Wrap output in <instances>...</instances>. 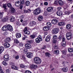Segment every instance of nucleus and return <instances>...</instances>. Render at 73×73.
<instances>
[{
  "instance_id": "1",
  "label": "nucleus",
  "mask_w": 73,
  "mask_h": 73,
  "mask_svg": "<svg viewBox=\"0 0 73 73\" xmlns=\"http://www.w3.org/2000/svg\"><path fill=\"white\" fill-rule=\"evenodd\" d=\"M2 30L3 31H7L9 30L11 32L13 31V28L12 27V26H11V25H6L5 26H3L2 28Z\"/></svg>"
},
{
  "instance_id": "2",
  "label": "nucleus",
  "mask_w": 73,
  "mask_h": 73,
  "mask_svg": "<svg viewBox=\"0 0 73 73\" xmlns=\"http://www.w3.org/2000/svg\"><path fill=\"white\" fill-rule=\"evenodd\" d=\"M34 61L35 64H40L41 62V59L38 57H35L34 59Z\"/></svg>"
},
{
  "instance_id": "3",
  "label": "nucleus",
  "mask_w": 73,
  "mask_h": 73,
  "mask_svg": "<svg viewBox=\"0 0 73 73\" xmlns=\"http://www.w3.org/2000/svg\"><path fill=\"white\" fill-rule=\"evenodd\" d=\"M41 12V10L40 8H37L33 12V13L35 15H37L40 14Z\"/></svg>"
},
{
  "instance_id": "4",
  "label": "nucleus",
  "mask_w": 73,
  "mask_h": 73,
  "mask_svg": "<svg viewBox=\"0 0 73 73\" xmlns=\"http://www.w3.org/2000/svg\"><path fill=\"white\" fill-rule=\"evenodd\" d=\"M66 37L67 40H70L72 38V36L70 32H68L66 34Z\"/></svg>"
},
{
  "instance_id": "5",
  "label": "nucleus",
  "mask_w": 73,
  "mask_h": 73,
  "mask_svg": "<svg viewBox=\"0 0 73 73\" xmlns=\"http://www.w3.org/2000/svg\"><path fill=\"white\" fill-rule=\"evenodd\" d=\"M59 32V29L58 28H55L53 29L52 31V34H56Z\"/></svg>"
},
{
  "instance_id": "6",
  "label": "nucleus",
  "mask_w": 73,
  "mask_h": 73,
  "mask_svg": "<svg viewBox=\"0 0 73 73\" xmlns=\"http://www.w3.org/2000/svg\"><path fill=\"white\" fill-rule=\"evenodd\" d=\"M11 69H14V70H17L19 69V68L17 66H15V64L13 63L11 64Z\"/></svg>"
},
{
  "instance_id": "7",
  "label": "nucleus",
  "mask_w": 73,
  "mask_h": 73,
  "mask_svg": "<svg viewBox=\"0 0 73 73\" xmlns=\"http://www.w3.org/2000/svg\"><path fill=\"white\" fill-rule=\"evenodd\" d=\"M30 68L32 69H36L38 68V66L37 65L32 64L30 66Z\"/></svg>"
},
{
  "instance_id": "8",
  "label": "nucleus",
  "mask_w": 73,
  "mask_h": 73,
  "mask_svg": "<svg viewBox=\"0 0 73 73\" xmlns=\"http://www.w3.org/2000/svg\"><path fill=\"white\" fill-rule=\"evenodd\" d=\"M9 55H5L3 56V59L4 60H5V61H8L9 59Z\"/></svg>"
},
{
  "instance_id": "9",
  "label": "nucleus",
  "mask_w": 73,
  "mask_h": 73,
  "mask_svg": "<svg viewBox=\"0 0 73 73\" xmlns=\"http://www.w3.org/2000/svg\"><path fill=\"white\" fill-rule=\"evenodd\" d=\"M36 25V22L35 21H31L29 24V25L30 27H33Z\"/></svg>"
},
{
  "instance_id": "10",
  "label": "nucleus",
  "mask_w": 73,
  "mask_h": 73,
  "mask_svg": "<svg viewBox=\"0 0 73 73\" xmlns=\"http://www.w3.org/2000/svg\"><path fill=\"white\" fill-rule=\"evenodd\" d=\"M27 57L28 58H32L33 57V54L31 52H28L27 53Z\"/></svg>"
},
{
  "instance_id": "11",
  "label": "nucleus",
  "mask_w": 73,
  "mask_h": 73,
  "mask_svg": "<svg viewBox=\"0 0 73 73\" xmlns=\"http://www.w3.org/2000/svg\"><path fill=\"white\" fill-rule=\"evenodd\" d=\"M58 22V21L56 19H54L51 20V23L53 24H56Z\"/></svg>"
},
{
  "instance_id": "12",
  "label": "nucleus",
  "mask_w": 73,
  "mask_h": 73,
  "mask_svg": "<svg viewBox=\"0 0 73 73\" xmlns=\"http://www.w3.org/2000/svg\"><path fill=\"white\" fill-rule=\"evenodd\" d=\"M53 10V8L52 7H48L46 9V10L48 12H52Z\"/></svg>"
},
{
  "instance_id": "13",
  "label": "nucleus",
  "mask_w": 73,
  "mask_h": 73,
  "mask_svg": "<svg viewBox=\"0 0 73 73\" xmlns=\"http://www.w3.org/2000/svg\"><path fill=\"white\" fill-rule=\"evenodd\" d=\"M61 70L63 72H66L68 71V68L67 67H64L61 68Z\"/></svg>"
},
{
  "instance_id": "14",
  "label": "nucleus",
  "mask_w": 73,
  "mask_h": 73,
  "mask_svg": "<svg viewBox=\"0 0 73 73\" xmlns=\"http://www.w3.org/2000/svg\"><path fill=\"white\" fill-rule=\"evenodd\" d=\"M15 36L17 38H19L21 37V34L20 33H17L16 34Z\"/></svg>"
},
{
  "instance_id": "15",
  "label": "nucleus",
  "mask_w": 73,
  "mask_h": 73,
  "mask_svg": "<svg viewBox=\"0 0 73 73\" xmlns=\"http://www.w3.org/2000/svg\"><path fill=\"white\" fill-rule=\"evenodd\" d=\"M56 14L58 16H61L62 15V11H58L56 12Z\"/></svg>"
},
{
  "instance_id": "16",
  "label": "nucleus",
  "mask_w": 73,
  "mask_h": 73,
  "mask_svg": "<svg viewBox=\"0 0 73 73\" xmlns=\"http://www.w3.org/2000/svg\"><path fill=\"white\" fill-rule=\"evenodd\" d=\"M10 12L11 13H15V12H16V10L13 8H12L10 9L9 10Z\"/></svg>"
},
{
  "instance_id": "17",
  "label": "nucleus",
  "mask_w": 73,
  "mask_h": 73,
  "mask_svg": "<svg viewBox=\"0 0 73 73\" xmlns=\"http://www.w3.org/2000/svg\"><path fill=\"white\" fill-rule=\"evenodd\" d=\"M3 45L5 48H9L10 46V44L8 42L4 43Z\"/></svg>"
},
{
  "instance_id": "18",
  "label": "nucleus",
  "mask_w": 73,
  "mask_h": 73,
  "mask_svg": "<svg viewBox=\"0 0 73 73\" xmlns=\"http://www.w3.org/2000/svg\"><path fill=\"white\" fill-rule=\"evenodd\" d=\"M25 47L26 49H29L31 48V45L30 44H26L25 45Z\"/></svg>"
},
{
  "instance_id": "19",
  "label": "nucleus",
  "mask_w": 73,
  "mask_h": 73,
  "mask_svg": "<svg viewBox=\"0 0 73 73\" xmlns=\"http://www.w3.org/2000/svg\"><path fill=\"white\" fill-rule=\"evenodd\" d=\"M15 4L16 6L17 7H19L21 3H20V1H18L16 2Z\"/></svg>"
},
{
  "instance_id": "20",
  "label": "nucleus",
  "mask_w": 73,
  "mask_h": 73,
  "mask_svg": "<svg viewBox=\"0 0 73 73\" xmlns=\"http://www.w3.org/2000/svg\"><path fill=\"white\" fill-rule=\"evenodd\" d=\"M50 39V35H48L47 36L45 39V41H49Z\"/></svg>"
},
{
  "instance_id": "21",
  "label": "nucleus",
  "mask_w": 73,
  "mask_h": 73,
  "mask_svg": "<svg viewBox=\"0 0 73 73\" xmlns=\"http://www.w3.org/2000/svg\"><path fill=\"white\" fill-rule=\"evenodd\" d=\"M43 19V17L41 16H39L38 17V20L39 21H41Z\"/></svg>"
},
{
  "instance_id": "22",
  "label": "nucleus",
  "mask_w": 73,
  "mask_h": 73,
  "mask_svg": "<svg viewBox=\"0 0 73 73\" xmlns=\"http://www.w3.org/2000/svg\"><path fill=\"white\" fill-rule=\"evenodd\" d=\"M71 27H72L71 25L70 24H67L66 25V28L67 29H70L71 28Z\"/></svg>"
},
{
  "instance_id": "23",
  "label": "nucleus",
  "mask_w": 73,
  "mask_h": 73,
  "mask_svg": "<svg viewBox=\"0 0 73 73\" xmlns=\"http://www.w3.org/2000/svg\"><path fill=\"white\" fill-rule=\"evenodd\" d=\"M4 47L3 46L0 47V54H1L4 51Z\"/></svg>"
},
{
  "instance_id": "24",
  "label": "nucleus",
  "mask_w": 73,
  "mask_h": 73,
  "mask_svg": "<svg viewBox=\"0 0 73 73\" xmlns=\"http://www.w3.org/2000/svg\"><path fill=\"white\" fill-rule=\"evenodd\" d=\"M11 39L9 38H7L5 40V42H9L10 41Z\"/></svg>"
},
{
  "instance_id": "25",
  "label": "nucleus",
  "mask_w": 73,
  "mask_h": 73,
  "mask_svg": "<svg viewBox=\"0 0 73 73\" xmlns=\"http://www.w3.org/2000/svg\"><path fill=\"white\" fill-rule=\"evenodd\" d=\"M15 17L13 16L11 17L10 18V21L11 22H13L15 21Z\"/></svg>"
},
{
  "instance_id": "26",
  "label": "nucleus",
  "mask_w": 73,
  "mask_h": 73,
  "mask_svg": "<svg viewBox=\"0 0 73 73\" xmlns=\"http://www.w3.org/2000/svg\"><path fill=\"white\" fill-rule=\"evenodd\" d=\"M58 3L60 5V6H62L64 5V3L62 1H58Z\"/></svg>"
},
{
  "instance_id": "27",
  "label": "nucleus",
  "mask_w": 73,
  "mask_h": 73,
  "mask_svg": "<svg viewBox=\"0 0 73 73\" xmlns=\"http://www.w3.org/2000/svg\"><path fill=\"white\" fill-rule=\"evenodd\" d=\"M49 29H50V28L49 27L46 26V27H44L43 28V30L45 31H48V30H49Z\"/></svg>"
},
{
  "instance_id": "28",
  "label": "nucleus",
  "mask_w": 73,
  "mask_h": 73,
  "mask_svg": "<svg viewBox=\"0 0 73 73\" xmlns=\"http://www.w3.org/2000/svg\"><path fill=\"white\" fill-rule=\"evenodd\" d=\"M70 13V12L68 10H67L66 11H65L64 12V14L66 15H69Z\"/></svg>"
},
{
  "instance_id": "29",
  "label": "nucleus",
  "mask_w": 73,
  "mask_h": 73,
  "mask_svg": "<svg viewBox=\"0 0 73 73\" xmlns=\"http://www.w3.org/2000/svg\"><path fill=\"white\" fill-rule=\"evenodd\" d=\"M8 18H7V17H6L3 18L2 21L3 22H5V21H6L7 20H8Z\"/></svg>"
},
{
  "instance_id": "30",
  "label": "nucleus",
  "mask_w": 73,
  "mask_h": 73,
  "mask_svg": "<svg viewBox=\"0 0 73 73\" xmlns=\"http://www.w3.org/2000/svg\"><path fill=\"white\" fill-rule=\"evenodd\" d=\"M65 24V23L64 22H60L58 23V25L59 26H62V25H64Z\"/></svg>"
},
{
  "instance_id": "31",
  "label": "nucleus",
  "mask_w": 73,
  "mask_h": 73,
  "mask_svg": "<svg viewBox=\"0 0 73 73\" xmlns=\"http://www.w3.org/2000/svg\"><path fill=\"white\" fill-rule=\"evenodd\" d=\"M29 1H27L25 2V5L26 6H28V5H29Z\"/></svg>"
},
{
  "instance_id": "32",
  "label": "nucleus",
  "mask_w": 73,
  "mask_h": 73,
  "mask_svg": "<svg viewBox=\"0 0 73 73\" xmlns=\"http://www.w3.org/2000/svg\"><path fill=\"white\" fill-rule=\"evenodd\" d=\"M61 44L62 46H65V44H66V42L65 41L62 42Z\"/></svg>"
},
{
  "instance_id": "33",
  "label": "nucleus",
  "mask_w": 73,
  "mask_h": 73,
  "mask_svg": "<svg viewBox=\"0 0 73 73\" xmlns=\"http://www.w3.org/2000/svg\"><path fill=\"white\" fill-rule=\"evenodd\" d=\"M37 38L40 40V41H42V37L40 35L38 36Z\"/></svg>"
},
{
  "instance_id": "34",
  "label": "nucleus",
  "mask_w": 73,
  "mask_h": 73,
  "mask_svg": "<svg viewBox=\"0 0 73 73\" xmlns=\"http://www.w3.org/2000/svg\"><path fill=\"white\" fill-rule=\"evenodd\" d=\"M20 50L21 51V52H23L24 53H27V51L26 49H24V50H23V49H21Z\"/></svg>"
},
{
  "instance_id": "35",
  "label": "nucleus",
  "mask_w": 73,
  "mask_h": 73,
  "mask_svg": "<svg viewBox=\"0 0 73 73\" xmlns=\"http://www.w3.org/2000/svg\"><path fill=\"white\" fill-rule=\"evenodd\" d=\"M68 50L69 52L71 53V52H73V49L71 48H69L68 49Z\"/></svg>"
},
{
  "instance_id": "36",
  "label": "nucleus",
  "mask_w": 73,
  "mask_h": 73,
  "mask_svg": "<svg viewBox=\"0 0 73 73\" xmlns=\"http://www.w3.org/2000/svg\"><path fill=\"white\" fill-rule=\"evenodd\" d=\"M2 64L3 65H4L5 66H7V65H8V63L6 62V61H4L2 62Z\"/></svg>"
},
{
  "instance_id": "37",
  "label": "nucleus",
  "mask_w": 73,
  "mask_h": 73,
  "mask_svg": "<svg viewBox=\"0 0 73 73\" xmlns=\"http://www.w3.org/2000/svg\"><path fill=\"white\" fill-rule=\"evenodd\" d=\"M30 38L32 39H33L35 38V35H30Z\"/></svg>"
},
{
  "instance_id": "38",
  "label": "nucleus",
  "mask_w": 73,
  "mask_h": 73,
  "mask_svg": "<svg viewBox=\"0 0 73 73\" xmlns=\"http://www.w3.org/2000/svg\"><path fill=\"white\" fill-rule=\"evenodd\" d=\"M14 42L15 44H19V41L17 39H15L14 40Z\"/></svg>"
},
{
  "instance_id": "39",
  "label": "nucleus",
  "mask_w": 73,
  "mask_h": 73,
  "mask_svg": "<svg viewBox=\"0 0 73 73\" xmlns=\"http://www.w3.org/2000/svg\"><path fill=\"white\" fill-rule=\"evenodd\" d=\"M3 14H4V12L1 13L0 11V19H1L3 17Z\"/></svg>"
},
{
  "instance_id": "40",
  "label": "nucleus",
  "mask_w": 73,
  "mask_h": 73,
  "mask_svg": "<svg viewBox=\"0 0 73 73\" xmlns=\"http://www.w3.org/2000/svg\"><path fill=\"white\" fill-rule=\"evenodd\" d=\"M47 25L48 26V27H50L52 26V24L49 22H47Z\"/></svg>"
},
{
  "instance_id": "41",
  "label": "nucleus",
  "mask_w": 73,
  "mask_h": 73,
  "mask_svg": "<svg viewBox=\"0 0 73 73\" xmlns=\"http://www.w3.org/2000/svg\"><path fill=\"white\" fill-rule=\"evenodd\" d=\"M45 55L46 56V57H49V56L50 55V53L48 52H46L45 53Z\"/></svg>"
},
{
  "instance_id": "42",
  "label": "nucleus",
  "mask_w": 73,
  "mask_h": 73,
  "mask_svg": "<svg viewBox=\"0 0 73 73\" xmlns=\"http://www.w3.org/2000/svg\"><path fill=\"white\" fill-rule=\"evenodd\" d=\"M62 38H63V36H62L61 35H60V36L58 38L60 40H62Z\"/></svg>"
},
{
  "instance_id": "43",
  "label": "nucleus",
  "mask_w": 73,
  "mask_h": 73,
  "mask_svg": "<svg viewBox=\"0 0 73 73\" xmlns=\"http://www.w3.org/2000/svg\"><path fill=\"white\" fill-rule=\"evenodd\" d=\"M57 37L56 35H54L53 36V40H57Z\"/></svg>"
},
{
  "instance_id": "44",
  "label": "nucleus",
  "mask_w": 73,
  "mask_h": 73,
  "mask_svg": "<svg viewBox=\"0 0 73 73\" xmlns=\"http://www.w3.org/2000/svg\"><path fill=\"white\" fill-rule=\"evenodd\" d=\"M59 53V51L58 50H56L54 52V54H58Z\"/></svg>"
},
{
  "instance_id": "45",
  "label": "nucleus",
  "mask_w": 73,
  "mask_h": 73,
  "mask_svg": "<svg viewBox=\"0 0 73 73\" xmlns=\"http://www.w3.org/2000/svg\"><path fill=\"white\" fill-rule=\"evenodd\" d=\"M25 34L26 35H29L30 34V32L29 31H27L25 32Z\"/></svg>"
},
{
  "instance_id": "46",
  "label": "nucleus",
  "mask_w": 73,
  "mask_h": 73,
  "mask_svg": "<svg viewBox=\"0 0 73 73\" xmlns=\"http://www.w3.org/2000/svg\"><path fill=\"white\" fill-rule=\"evenodd\" d=\"M7 5L9 8H11L12 7V5L11 3H9L7 4Z\"/></svg>"
},
{
  "instance_id": "47",
  "label": "nucleus",
  "mask_w": 73,
  "mask_h": 73,
  "mask_svg": "<svg viewBox=\"0 0 73 73\" xmlns=\"http://www.w3.org/2000/svg\"><path fill=\"white\" fill-rule=\"evenodd\" d=\"M20 68H25V66L23 64H20Z\"/></svg>"
},
{
  "instance_id": "48",
  "label": "nucleus",
  "mask_w": 73,
  "mask_h": 73,
  "mask_svg": "<svg viewBox=\"0 0 73 73\" xmlns=\"http://www.w3.org/2000/svg\"><path fill=\"white\" fill-rule=\"evenodd\" d=\"M35 41L36 43H39L40 41L39 40H38L37 38L36 39Z\"/></svg>"
},
{
  "instance_id": "49",
  "label": "nucleus",
  "mask_w": 73,
  "mask_h": 73,
  "mask_svg": "<svg viewBox=\"0 0 73 73\" xmlns=\"http://www.w3.org/2000/svg\"><path fill=\"white\" fill-rule=\"evenodd\" d=\"M20 3L21 4H24V0H21V1Z\"/></svg>"
},
{
  "instance_id": "50",
  "label": "nucleus",
  "mask_w": 73,
  "mask_h": 73,
  "mask_svg": "<svg viewBox=\"0 0 73 73\" xmlns=\"http://www.w3.org/2000/svg\"><path fill=\"white\" fill-rule=\"evenodd\" d=\"M28 43L29 44H32L33 42V40H30L28 41Z\"/></svg>"
},
{
  "instance_id": "51",
  "label": "nucleus",
  "mask_w": 73,
  "mask_h": 73,
  "mask_svg": "<svg viewBox=\"0 0 73 73\" xmlns=\"http://www.w3.org/2000/svg\"><path fill=\"white\" fill-rule=\"evenodd\" d=\"M26 37V36H25V35H23V38H22L23 40H25Z\"/></svg>"
},
{
  "instance_id": "52",
  "label": "nucleus",
  "mask_w": 73,
  "mask_h": 73,
  "mask_svg": "<svg viewBox=\"0 0 73 73\" xmlns=\"http://www.w3.org/2000/svg\"><path fill=\"white\" fill-rule=\"evenodd\" d=\"M52 42L53 43H54V44H56V42H57V40L53 39Z\"/></svg>"
},
{
  "instance_id": "53",
  "label": "nucleus",
  "mask_w": 73,
  "mask_h": 73,
  "mask_svg": "<svg viewBox=\"0 0 73 73\" xmlns=\"http://www.w3.org/2000/svg\"><path fill=\"white\" fill-rule=\"evenodd\" d=\"M3 7L4 9H6L7 8H6V5L5 4H3Z\"/></svg>"
},
{
  "instance_id": "54",
  "label": "nucleus",
  "mask_w": 73,
  "mask_h": 73,
  "mask_svg": "<svg viewBox=\"0 0 73 73\" xmlns=\"http://www.w3.org/2000/svg\"><path fill=\"white\" fill-rule=\"evenodd\" d=\"M46 48V46H43L41 47V49H45Z\"/></svg>"
},
{
  "instance_id": "55",
  "label": "nucleus",
  "mask_w": 73,
  "mask_h": 73,
  "mask_svg": "<svg viewBox=\"0 0 73 73\" xmlns=\"http://www.w3.org/2000/svg\"><path fill=\"white\" fill-rule=\"evenodd\" d=\"M62 54H66V51H63L62 52Z\"/></svg>"
},
{
  "instance_id": "56",
  "label": "nucleus",
  "mask_w": 73,
  "mask_h": 73,
  "mask_svg": "<svg viewBox=\"0 0 73 73\" xmlns=\"http://www.w3.org/2000/svg\"><path fill=\"white\" fill-rule=\"evenodd\" d=\"M22 59L23 60H25V57L23 55H22Z\"/></svg>"
},
{
  "instance_id": "57",
  "label": "nucleus",
  "mask_w": 73,
  "mask_h": 73,
  "mask_svg": "<svg viewBox=\"0 0 73 73\" xmlns=\"http://www.w3.org/2000/svg\"><path fill=\"white\" fill-rule=\"evenodd\" d=\"M19 46H20L22 47L23 46V44L22 43H19Z\"/></svg>"
},
{
  "instance_id": "58",
  "label": "nucleus",
  "mask_w": 73,
  "mask_h": 73,
  "mask_svg": "<svg viewBox=\"0 0 73 73\" xmlns=\"http://www.w3.org/2000/svg\"><path fill=\"white\" fill-rule=\"evenodd\" d=\"M24 16L23 15H21L19 17V19H24Z\"/></svg>"
},
{
  "instance_id": "59",
  "label": "nucleus",
  "mask_w": 73,
  "mask_h": 73,
  "mask_svg": "<svg viewBox=\"0 0 73 73\" xmlns=\"http://www.w3.org/2000/svg\"><path fill=\"white\" fill-rule=\"evenodd\" d=\"M25 73H32V72L31 71L29 70H27V71H25Z\"/></svg>"
},
{
  "instance_id": "60",
  "label": "nucleus",
  "mask_w": 73,
  "mask_h": 73,
  "mask_svg": "<svg viewBox=\"0 0 73 73\" xmlns=\"http://www.w3.org/2000/svg\"><path fill=\"white\" fill-rule=\"evenodd\" d=\"M54 48L55 49H58V46L56 45L54 47Z\"/></svg>"
},
{
  "instance_id": "61",
  "label": "nucleus",
  "mask_w": 73,
  "mask_h": 73,
  "mask_svg": "<svg viewBox=\"0 0 73 73\" xmlns=\"http://www.w3.org/2000/svg\"><path fill=\"white\" fill-rule=\"evenodd\" d=\"M27 30H28V28H27V27H25V28L24 29V32H26V31H28Z\"/></svg>"
},
{
  "instance_id": "62",
  "label": "nucleus",
  "mask_w": 73,
  "mask_h": 73,
  "mask_svg": "<svg viewBox=\"0 0 73 73\" xmlns=\"http://www.w3.org/2000/svg\"><path fill=\"white\" fill-rule=\"evenodd\" d=\"M22 24L23 25H25L27 24V23L25 22H23L22 23Z\"/></svg>"
},
{
  "instance_id": "63",
  "label": "nucleus",
  "mask_w": 73,
  "mask_h": 73,
  "mask_svg": "<svg viewBox=\"0 0 73 73\" xmlns=\"http://www.w3.org/2000/svg\"><path fill=\"white\" fill-rule=\"evenodd\" d=\"M19 58V56L17 55L15 57V59H16L17 60Z\"/></svg>"
},
{
  "instance_id": "64",
  "label": "nucleus",
  "mask_w": 73,
  "mask_h": 73,
  "mask_svg": "<svg viewBox=\"0 0 73 73\" xmlns=\"http://www.w3.org/2000/svg\"><path fill=\"white\" fill-rule=\"evenodd\" d=\"M9 69H7L6 71V72L7 73H9Z\"/></svg>"
}]
</instances>
